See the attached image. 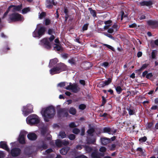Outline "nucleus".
Returning <instances> with one entry per match:
<instances>
[{"label": "nucleus", "mask_w": 158, "mask_h": 158, "mask_svg": "<svg viewBox=\"0 0 158 158\" xmlns=\"http://www.w3.org/2000/svg\"><path fill=\"white\" fill-rule=\"evenodd\" d=\"M41 113L45 122H48L49 119L53 118L56 113L54 107L50 106L42 109Z\"/></svg>", "instance_id": "nucleus-1"}, {"label": "nucleus", "mask_w": 158, "mask_h": 158, "mask_svg": "<svg viewBox=\"0 0 158 158\" xmlns=\"http://www.w3.org/2000/svg\"><path fill=\"white\" fill-rule=\"evenodd\" d=\"M66 69V65L63 63L58 64L56 66L52 68L50 70V74L53 75L59 73L61 72L64 71Z\"/></svg>", "instance_id": "nucleus-2"}, {"label": "nucleus", "mask_w": 158, "mask_h": 158, "mask_svg": "<svg viewBox=\"0 0 158 158\" xmlns=\"http://www.w3.org/2000/svg\"><path fill=\"white\" fill-rule=\"evenodd\" d=\"M23 19V18L21 15L14 12L9 15L8 21H10V22H16L22 21Z\"/></svg>", "instance_id": "nucleus-3"}, {"label": "nucleus", "mask_w": 158, "mask_h": 158, "mask_svg": "<svg viewBox=\"0 0 158 158\" xmlns=\"http://www.w3.org/2000/svg\"><path fill=\"white\" fill-rule=\"evenodd\" d=\"M55 39V37L53 35H52L51 37L49 38L50 42L48 41V39L44 38L40 40V44L44 46L45 48L49 49L51 48V44L50 42L52 41Z\"/></svg>", "instance_id": "nucleus-4"}, {"label": "nucleus", "mask_w": 158, "mask_h": 158, "mask_svg": "<svg viewBox=\"0 0 158 158\" xmlns=\"http://www.w3.org/2000/svg\"><path fill=\"white\" fill-rule=\"evenodd\" d=\"M64 89L67 90H70L73 93H77L80 91V88L79 86L76 83L72 84L71 83H69L68 86L64 87Z\"/></svg>", "instance_id": "nucleus-5"}, {"label": "nucleus", "mask_w": 158, "mask_h": 158, "mask_svg": "<svg viewBox=\"0 0 158 158\" xmlns=\"http://www.w3.org/2000/svg\"><path fill=\"white\" fill-rule=\"evenodd\" d=\"M46 31V28L43 26L40 27L38 31H35L33 33V36L34 37H41L44 35Z\"/></svg>", "instance_id": "nucleus-6"}, {"label": "nucleus", "mask_w": 158, "mask_h": 158, "mask_svg": "<svg viewBox=\"0 0 158 158\" xmlns=\"http://www.w3.org/2000/svg\"><path fill=\"white\" fill-rule=\"evenodd\" d=\"M21 152V150L19 148L15 147L11 149L10 153L13 157H16L19 156Z\"/></svg>", "instance_id": "nucleus-7"}, {"label": "nucleus", "mask_w": 158, "mask_h": 158, "mask_svg": "<svg viewBox=\"0 0 158 158\" xmlns=\"http://www.w3.org/2000/svg\"><path fill=\"white\" fill-rule=\"evenodd\" d=\"M40 122L39 117L35 114L30 115V125L37 124Z\"/></svg>", "instance_id": "nucleus-8"}, {"label": "nucleus", "mask_w": 158, "mask_h": 158, "mask_svg": "<svg viewBox=\"0 0 158 158\" xmlns=\"http://www.w3.org/2000/svg\"><path fill=\"white\" fill-rule=\"evenodd\" d=\"M58 113L60 116H63L67 117L69 115L68 110L66 108H61L58 110Z\"/></svg>", "instance_id": "nucleus-9"}, {"label": "nucleus", "mask_w": 158, "mask_h": 158, "mask_svg": "<svg viewBox=\"0 0 158 158\" xmlns=\"http://www.w3.org/2000/svg\"><path fill=\"white\" fill-rule=\"evenodd\" d=\"M45 4L47 8L51 9L53 5L55 6L56 3L54 2V0H46Z\"/></svg>", "instance_id": "nucleus-10"}, {"label": "nucleus", "mask_w": 158, "mask_h": 158, "mask_svg": "<svg viewBox=\"0 0 158 158\" xmlns=\"http://www.w3.org/2000/svg\"><path fill=\"white\" fill-rule=\"evenodd\" d=\"M0 148H2L7 152H10V149L8 147L7 142L4 141H1L0 142Z\"/></svg>", "instance_id": "nucleus-11"}, {"label": "nucleus", "mask_w": 158, "mask_h": 158, "mask_svg": "<svg viewBox=\"0 0 158 158\" xmlns=\"http://www.w3.org/2000/svg\"><path fill=\"white\" fill-rule=\"evenodd\" d=\"M9 6H11L10 7V9L13 8L12 11L15 12V11H19L21 10L22 8V4L18 6H15L14 5H11Z\"/></svg>", "instance_id": "nucleus-12"}, {"label": "nucleus", "mask_w": 158, "mask_h": 158, "mask_svg": "<svg viewBox=\"0 0 158 158\" xmlns=\"http://www.w3.org/2000/svg\"><path fill=\"white\" fill-rule=\"evenodd\" d=\"M104 132L108 133L109 134L113 135L116 132V130L113 128L109 127H105L103 129Z\"/></svg>", "instance_id": "nucleus-13"}, {"label": "nucleus", "mask_w": 158, "mask_h": 158, "mask_svg": "<svg viewBox=\"0 0 158 158\" xmlns=\"http://www.w3.org/2000/svg\"><path fill=\"white\" fill-rule=\"evenodd\" d=\"M23 113L25 116L28 115L30 113V109L29 106L27 105L23 107V109L22 110Z\"/></svg>", "instance_id": "nucleus-14"}, {"label": "nucleus", "mask_w": 158, "mask_h": 158, "mask_svg": "<svg viewBox=\"0 0 158 158\" xmlns=\"http://www.w3.org/2000/svg\"><path fill=\"white\" fill-rule=\"evenodd\" d=\"M147 23L149 26L153 28L156 27L158 25V23L156 21L152 20L148 21Z\"/></svg>", "instance_id": "nucleus-15"}, {"label": "nucleus", "mask_w": 158, "mask_h": 158, "mask_svg": "<svg viewBox=\"0 0 158 158\" xmlns=\"http://www.w3.org/2000/svg\"><path fill=\"white\" fill-rule=\"evenodd\" d=\"M25 136L24 134H21L19 135L18 140L20 143L22 144L25 143Z\"/></svg>", "instance_id": "nucleus-16"}, {"label": "nucleus", "mask_w": 158, "mask_h": 158, "mask_svg": "<svg viewBox=\"0 0 158 158\" xmlns=\"http://www.w3.org/2000/svg\"><path fill=\"white\" fill-rule=\"evenodd\" d=\"M96 140L95 137H88L86 140L87 143L88 144L93 143L94 144Z\"/></svg>", "instance_id": "nucleus-17"}, {"label": "nucleus", "mask_w": 158, "mask_h": 158, "mask_svg": "<svg viewBox=\"0 0 158 158\" xmlns=\"http://www.w3.org/2000/svg\"><path fill=\"white\" fill-rule=\"evenodd\" d=\"M102 144L103 145H105L110 142V139L106 137H103L101 138Z\"/></svg>", "instance_id": "nucleus-18"}, {"label": "nucleus", "mask_w": 158, "mask_h": 158, "mask_svg": "<svg viewBox=\"0 0 158 158\" xmlns=\"http://www.w3.org/2000/svg\"><path fill=\"white\" fill-rule=\"evenodd\" d=\"M58 62V60L57 58H54L50 60L48 66L51 68L53 66Z\"/></svg>", "instance_id": "nucleus-19"}, {"label": "nucleus", "mask_w": 158, "mask_h": 158, "mask_svg": "<svg viewBox=\"0 0 158 158\" xmlns=\"http://www.w3.org/2000/svg\"><path fill=\"white\" fill-rule=\"evenodd\" d=\"M127 110L128 111L130 115H132L135 114V111L134 108L127 107Z\"/></svg>", "instance_id": "nucleus-20"}, {"label": "nucleus", "mask_w": 158, "mask_h": 158, "mask_svg": "<svg viewBox=\"0 0 158 158\" xmlns=\"http://www.w3.org/2000/svg\"><path fill=\"white\" fill-rule=\"evenodd\" d=\"M140 4L141 6H150L152 4V3L151 1H144L140 2Z\"/></svg>", "instance_id": "nucleus-21"}, {"label": "nucleus", "mask_w": 158, "mask_h": 158, "mask_svg": "<svg viewBox=\"0 0 158 158\" xmlns=\"http://www.w3.org/2000/svg\"><path fill=\"white\" fill-rule=\"evenodd\" d=\"M70 148L69 147H65L62 148L60 150V153L63 155H65L69 150Z\"/></svg>", "instance_id": "nucleus-22"}, {"label": "nucleus", "mask_w": 158, "mask_h": 158, "mask_svg": "<svg viewBox=\"0 0 158 158\" xmlns=\"http://www.w3.org/2000/svg\"><path fill=\"white\" fill-rule=\"evenodd\" d=\"M111 82V79L109 78L108 79L107 81H103L101 82L100 85L102 87H103L106 85H108Z\"/></svg>", "instance_id": "nucleus-23"}, {"label": "nucleus", "mask_w": 158, "mask_h": 158, "mask_svg": "<svg viewBox=\"0 0 158 158\" xmlns=\"http://www.w3.org/2000/svg\"><path fill=\"white\" fill-rule=\"evenodd\" d=\"M54 49L55 51H62V48L60 44H55L53 45Z\"/></svg>", "instance_id": "nucleus-24"}, {"label": "nucleus", "mask_w": 158, "mask_h": 158, "mask_svg": "<svg viewBox=\"0 0 158 158\" xmlns=\"http://www.w3.org/2000/svg\"><path fill=\"white\" fill-rule=\"evenodd\" d=\"M41 128V134L42 135L44 136L48 133V129L47 127H44Z\"/></svg>", "instance_id": "nucleus-25"}, {"label": "nucleus", "mask_w": 158, "mask_h": 158, "mask_svg": "<svg viewBox=\"0 0 158 158\" xmlns=\"http://www.w3.org/2000/svg\"><path fill=\"white\" fill-rule=\"evenodd\" d=\"M99 151L101 152H102V153H100V156H103L105 154V152L106 151V148L104 147H102L100 148Z\"/></svg>", "instance_id": "nucleus-26"}, {"label": "nucleus", "mask_w": 158, "mask_h": 158, "mask_svg": "<svg viewBox=\"0 0 158 158\" xmlns=\"http://www.w3.org/2000/svg\"><path fill=\"white\" fill-rule=\"evenodd\" d=\"M100 156V153H98L96 152H92L91 154L92 158H102Z\"/></svg>", "instance_id": "nucleus-27"}, {"label": "nucleus", "mask_w": 158, "mask_h": 158, "mask_svg": "<svg viewBox=\"0 0 158 158\" xmlns=\"http://www.w3.org/2000/svg\"><path fill=\"white\" fill-rule=\"evenodd\" d=\"M76 61L77 60L75 58H72L68 60V62L72 66L75 64Z\"/></svg>", "instance_id": "nucleus-28"}, {"label": "nucleus", "mask_w": 158, "mask_h": 158, "mask_svg": "<svg viewBox=\"0 0 158 158\" xmlns=\"http://www.w3.org/2000/svg\"><path fill=\"white\" fill-rule=\"evenodd\" d=\"M84 148H85V150L87 153L90 152L93 150V149L91 147L88 146L84 145Z\"/></svg>", "instance_id": "nucleus-29"}, {"label": "nucleus", "mask_w": 158, "mask_h": 158, "mask_svg": "<svg viewBox=\"0 0 158 158\" xmlns=\"http://www.w3.org/2000/svg\"><path fill=\"white\" fill-rule=\"evenodd\" d=\"M24 154L30 156V146L26 147L25 148L24 151Z\"/></svg>", "instance_id": "nucleus-30"}, {"label": "nucleus", "mask_w": 158, "mask_h": 158, "mask_svg": "<svg viewBox=\"0 0 158 158\" xmlns=\"http://www.w3.org/2000/svg\"><path fill=\"white\" fill-rule=\"evenodd\" d=\"M69 84L67 82H61L59 83L57 85V86L60 87H64L65 86H66V87L68 86V85H69Z\"/></svg>", "instance_id": "nucleus-31"}, {"label": "nucleus", "mask_w": 158, "mask_h": 158, "mask_svg": "<svg viewBox=\"0 0 158 158\" xmlns=\"http://www.w3.org/2000/svg\"><path fill=\"white\" fill-rule=\"evenodd\" d=\"M37 138L36 135L32 133H30V140H35Z\"/></svg>", "instance_id": "nucleus-32"}, {"label": "nucleus", "mask_w": 158, "mask_h": 158, "mask_svg": "<svg viewBox=\"0 0 158 158\" xmlns=\"http://www.w3.org/2000/svg\"><path fill=\"white\" fill-rule=\"evenodd\" d=\"M69 113L73 115H74L76 113V109L73 107H71L69 110Z\"/></svg>", "instance_id": "nucleus-33"}, {"label": "nucleus", "mask_w": 158, "mask_h": 158, "mask_svg": "<svg viewBox=\"0 0 158 158\" xmlns=\"http://www.w3.org/2000/svg\"><path fill=\"white\" fill-rule=\"evenodd\" d=\"M157 53V51L156 50H153L152 52V58L153 59H155Z\"/></svg>", "instance_id": "nucleus-34"}, {"label": "nucleus", "mask_w": 158, "mask_h": 158, "mask_svg": "<svg viewBox=\"0 0 158 158\" xmlns=\"http://www.w3.org/2000/svg\"><path fill=\"white\" fill-rule=\"evenodd\" d=\"M115 88L117 93L118 94H120L123 90L120 86H118L117 87H115Z\"/></svg>", "instance_id": "nucleus-35"}, {"label": "nucleus", "mask_w": 158, "mask_h": 158, "mask_svg": "<svg viewBox=\"0 0 158 158\" xmlns=\"http://www.w3.org/2000/svg\"><path fill=\"white\" fill-rule=\"evenodd\" d=\"M89 10L90 11V14L94 17H95L96 16V12L95 10H92V8H89Z\"/></svg>", "instance_id": "nucleus-36"}, {"label": "nucleus", "mask_w": 158, "mask_h": 158, "mask_svg": "<svg viewBox=\"0 0 158 158\" xmlns=\"http://www.w3.org/2000/svg\"><path fill=\"white\" fill-rule=\"evenodd\" d=\"M55 143L57 147H61L62 146V141L59 140H56Z\"/></svg>", "instance_id": "nucleus-37"}, {"label": "nucleus", "mask_w": 158, "mask_h": 158, "mask_svg": "<svg viewBox=\"0 0 158 158\" xmlns=\"http://www.w3.org/2000/svg\"><path fill=\"white\" fill-rule=\"evenodd\" d=\"M102 45H103L106 46L107 48H109L112 51H115L114 48L112 46H111L110 45L106 44H103Z\"/></svg>", "instance_id": "nucleus-38"}, {"label": "nucleus", "mask_w": 158, "mask_h": 158, "mask_svg": "<svg viewBox=\"0 0 158 158\" xmlns=\"http://www.w3.org/2000/svg\"><path fill=\"white\" fill-rule=\"evenodd\" d=\"M94 131V128H91L90 129H89L87 131V132L88 134L90 135L93 136V134Z\"/></svg>", "instance_id": "nucleus-39"}, {"label": "nucleus", "mask_w": 158, "mask_h": 158, "mask_svg": "<svg viewBox=\"0 0 158 158\" xmlns=\"http://www.w3.org/2000/svg\"><path fill=\"white\" fill-rule=\"evenodd\" d=\"M30 11V8L29 7L25 8L22 10V13L24 14Z\"/></svg>", "instance_id": "nucleus-40"}, {"label": "nucleus", "mask_w": 158, "mask_h": 158, "mask_svg": "<svg viewBox=\"0 0 158 158\" xmlns=\"http://www.w3.org/2000/svg\"><path fill=\"white\" fill-rule=\"evenodd\" d=\"M58 136H60L62 138H64L65 137L66 134L64 132L61 131L60 132Z\"/></svg>", "instance_id": "nucleus-41"}, {"label": "nucleus", "mask_w": 158, "mask_h": 158, "mask_svg": "<svg viewBox=\"0 0 158 158\" xmlns=\"http://www.w3.org/2000/svg\"><path fill=\"white\" fill-rule=\"evenodd\" d=\"M11 7V6H9L8 8H7V10L5 12V13H4L3 16V18H5L6 16L7 15V14L8 13L9 11L10 10V7Z\"/></svg>", "instance_id": "nucleus-42"}, {"label": "nucleus", "mask_w": 158, "mask_h": 158, "mask_svg": "<svg viewBox=\"0 0 158 158\" xmlns=\"http://www.w3.org/2000/svg\"><path fill=\"white\" fill-rule=\"evenodd\" d=\"M86 108V105L83 104L80 105L79 106V108L81 110H84Z\"/></svg>", "instance_id": "nucleus-43"}, {"label": "nucleus", "mask_w": 158, "mask_h": 158, "mask_svg": "<svg viewBox=\"0 0 158 158\" xmlns=\"http://www.w3.org/2000/svg\"><path fill=\"white\" fill-rule=\"evenodd\" d=\"M100 65L102 66H103L105 68H106L109 66V63L107 62H104L100 64Z\"/></svg>", "instance_id": "nucleus-44"}, {"label": "nucleus", "mask_w": 158, "mask_h": 158, "mask_svg": "<svg viewBox=\"0 0 158 158\" xmlns=\"http://www.w3.org/2000/svg\"><path fill=\"white\" fill-rule=\"evenodd\" d=\"M75 138V135L73 134H70L69 136V138L71 140H73Z\"/></svg>", "instance_id": "nucleus-45"}, {"label": "nucleus", "mask_w": 158, "mask_h": 158, "mask_svg": "<svg viewBox=\"0 0 158 158\" xmlns=\"http://www.w3.org/2000/svg\"><path fill=\"white\" fill-rule=\"evenodd\" d=\"M73 131L74 133L77 134L79 133L80 131L79 129L75 128L73 129Z\"/></svg>", "instance_id": "nucleus-46"}, {"label": "nucleus", "mask_w": 158, "mask_h": 158, "mask_svg": "<svg viewBox=\"0 0 158 158\" xmlns=\"http://www.w3.org/2000/svg\"><path fill=\"white\" fill-rule=\"evenodd\" d=\"M62 141V145H67L69 144V142L67 140H63Z\"/></svg>", "instance_id": "nucleus-47"}, {"label": "nucleus", "mask_w": 158, "mask_h": 158, "mask_svg": "<svg viewBox=\"0 0 158 158\" xmlns=\"http://www.w3.org/2000/svg\"><path fill=\"white\" fill-rule=\"evenodd\" d=\"M53 151V150L52 148H49L47 150L44 152V154L46 155L48 154L51 152Z\"/></svg>", "instance_id": "nucleus-48"}, {"label": "nucleus", "mask_w": 158, "mask_h": 158, "mask_svg": "<svg viewBox=\"0 0 158 158\" xmlns=\"http://www.w3.org/2000/svg\"><path fill=\"white\" fill-rule=\"evenodd\" d=\"M89 24L86 23L82 27V30L83 31L86 30L87 29Z\"/></svg>", "instance_id": "nucleus-49"}, {"label": "nucleus", "mask_w": 158, "mask_h": 158, "mask_svg": "<svg viewBox=\"0 0 158 158\" xmlns=\"http://www.w3.org/2000/svg\"><path fill=\"white\" fill-rule=\"evenodd\" d=\"M147 139V137L145 136H144L143 137L140 138L139 139V141L141 142H144L146 141Z\"/></svg>", "instance_id": "nucleus-50"}, {"label": "nucleus", "mask_w": 158, "mask_h": 158, "mask_svg": "<svg viewBox=\"0 0 158 158\" xmlns=\"http://www.w3.org/2000/svg\"><path fill=\"white\" fill-rule=\"evenodd\" d=\"M84 147V146L81 145H77L76 147V148L77 150H81Z\"/></svg>", "instance_id": "nucleus-51"}, {"label": "nucleus", "mask_w": 158, "mask_h": 158, "mask_svg": "<svg viewBox=\"0 0 158 158\" xmlns=\"http://www.w3.org/2000/svg\"><path fill=\"white\" fill-rule=\"evenodd\" d=\"M45 15V13L42 12L39 15V18L40 19H42Z\"/></svg>", "instance_id": "nucleus-52"}, {"label": "nucleus", "mask_w": 158, "mask_h": 158, "mask_svg": "<svg viewBox=\"0 0 158 158\" xmlns=\"http://www.w3.org/2000/svg\"><path fill=\"white\" fill-rule=\"evenodd\" d=\"M69 126L71 128H73L76 127V126L74 122H72L69 124Z\"/></svg>", "instance_id": "nucleus-53"}, {"label": "nucleus", "mask_w": 158, "mask_h": 158, "mask_svg": "<svg viewBox=\"0 0 158 158\" xmlns=\"http://www.w3.org/2000/svg\"><path fill=\"white\" fill-rule=\"evenodd\" d=\"M52 139V136L51 135H49L48 137H47L46 139H45V141H48V142H50V141Z\"/></svg>", "instance_id": "nucleus-54"}, {"label": "nucleus", "mask_w": 158, "mask_h": 158, "mask_svg": "<svg viewBox=\"0 0 158 158\" xmlns=\"http://www.w3.org/2000/svg\"><path fill=\"white\" fill-rule=\"evenodd\" d=\"M111 23L112 21L109 20L105 21L104 23L106 25H110V26L111 25Z\"/></svg>", "instance_id": "nucleus-55"}, {"label": "nucleus", "mask_w": 158, "mask_h": 158, "mask_svg": "<svg viewBox=\"0 0 158 158\" xmlns=\"http://www.w3.org/2000/svg\"><path fill=\"white\" fill-rule=\"evenodd\" d=\"M105 35L106 36L112 39V40H114V37H113L111 35L108 34H105Z\"/></svg>", "instance_id": "nucleus-56"}, {"label": "nucleus", "mask_w": 158, "mask_h": 158, "mask_svg": "<svg viewBox=\"0 0 158 158\" xmlns=\"http://www.w3.org/2000/svg\"><path fill=\"white\" fill-rule=\"evenodd\" d=\"M50 23V20L48 19H46L45 21V25H49Z\"/></svg>", "instance_id": "nucleus-57"}, {"label": "nucleus", "mask_w": 158, "mask_h": 158, "mask_svg": "<svg viewBox=\"0 0 158 158\" xmlns=\"http://www.w3.org/2000/svg\"><path fill=\"white\" fill-rule=\"evenodd\" d=\"M47 145L46 144L44 143H43L42 145L41 146L42 148L44 149H46L47 148Z\"/></svg>", "instance_id": "nucleus-58"}, {"label": "nucleus", "mask_w": 158, "mask_h": 158, "mask_svg": "<svg viewBox=\"0 0 158 158\" xmlns=\"http://www.w3.org/2000/svg\"><path fill=\"white\" fill-rule=\"evenodd\" d=\"M152 76V73H150L147 74L146 75V77L147 78H151Z\"/></svg>", "instance_id": "nucleus-59"}, {"label": "nucleus", "mask_w": 158, "mask_h": 158, "mask_svg": "<svg viewBox=\"0 0 158 158\" xmlns=\"http://www.w3.org/2000/svg\"><path fill=\"white\" fill-rule=\"evenodd\" d=\"M148 64H143L141 68V69H143L146 68L148 66Z\"/></svg>", "instance_id": "nucleus-60"}, {"label": "nucleus", "mask_w": 158, "mask_h": 158, "mask_svg": "<svg viewBox=\"0 0 158 158\" xmlns=\"http://www.w3.org/2000/svg\"><path fill=\"white\" fill-rule=\"evenodd\" d=\"M53 33H54V31H53L52 29H49L48 30V33L49 35H52L53 34Z\"/></svg>", "instance_id": "nucleus-61"}, {"label": "nucleus", "mask_w": 158, "mask_h": 158, "mask_svg": "<svg viewBox=\"0 0 158 158\" xmlns=\"http://www.w3.org/2000/svg\"><path fill=\"white\" fill-rule=\"evenodd\" d=\"M61 56L62 58L65 59H67L68 57V55L66 54H63Z\"/></svg>", "instance_id": "nucleus-62"}, {"label": "nucleus", "mask_w": 158, "mask_h": 158, "mask_svg": "<svg viewBox=\"0 0 158 158\" xmlns=\"http://www.w3.org/2000/svg\"><path fill=\"white\" fill-rule=\"evenodd\" d=\"M75 158H88V157L84 155H82L80 156H77Z\"/></svg>", "instance_id": "nucleus-63"}, {"label": "nucleus", "mask_w": 158, "mask_h": 158, "mask_svg": "<svg viewBox=\"0 0 158 158\" xmlns=\"http://www.w3.org/2000/svg\"><path fill=\"white\" fill-rule=\"evenodd\" d=\"M108 32L110 33H112L114 32V30L112 28H111L109 29L108 30Z\"/></svg>", "instance_id": "nucleus-64"}]
</instances>
